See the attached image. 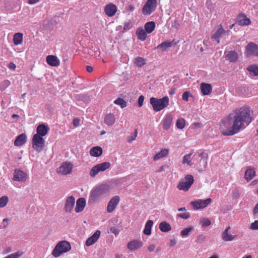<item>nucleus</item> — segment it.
<instances>
[{
  "label": "nucleus",
  "mask_w": 258,
  "mask_h": 258,
  "mask_svg": "<svg viewBox=\"0 0 258 258\" xmlns=\"http://www.w3.org/2000/svg\"><path fill=\"white\" fill-rule=\"evenodd\" d=\"M250 113L249 108L241 107L230 113L228 119L229 123H232V125L230 129L227 130L223 134L225 136H232L239 132L240 129L247 126L252 120Z\"/></svg>",
  "instance_id": "obj_1"
},
{
  "label": "nucleus",
  "mask_w": 258,
  "mask_h": 258,
  "mask_svg": "<svg viewBox=\"0 0 258 258\" xmlns=\"http://www.w3.org/2000/svg\"><path fill=\"white\" fill-rule=\"evenodd\" d=\"M169 102L168 96H165L161 99L151 97L150 99V103L152 105L153 110L156 111H160L166 107Z\"/></svg>",
  "instance_id": "obj_2"
},
{
  "label": "nucleus",
  "mask_w": 258,
  "mask_h": 258,
  "mask_svg": "<svg viewBox=\"0 0 258 258\" xmlns=\"http://www.w3.org/2000/svg\"><path fill=\"white\" fill-rule=\"evenodd\" d=\"M111 189L108 184H103L92 189L90 193V198L93 201L98 200L101 196L108 193Z\"/></svg>",
  "instance_id": "obj_3"
},
{
  "label": "nucleus",
  "mask_w": 258,
  "mask_h": 258,
  "mask_svg": "<svg viewBox=\"0 0 258 258\" xmlns=\"http://www.w3.org/2000/svg\"><path fill=\"white\" fill-rule=\"evenodd\" d=\"M71 249L70 243L67 241L59 242L53 249L52 254L55 257H57L62 253L68 252Z\"/></svg>",
  "instance_id": "obj_4"
},
{
  "label": "nucleus",
  "mask_w": 258,
  "mask_h": 258,
  "mask_svg": "<svg viewBox=\"0 0 258 258\" xmlns=\"http://www.w3.org/2000/svg\"><path fill=\"white\" fill-rule=\"evenodd\" d=\"M194 182V177L191 175H187L180 180L177 187L180 190L187 191Z\"/></svg>",
  "instance_id": "obj_5"
},
{
  "label": "nucleus",
  "mask_w": 258,
  "mask_h": 258,
  "mask_svg": "<svg viewBox=\"0 0 258 258\" xmlns=\"http://www.w3.org/2000/svg\"><path fill=\"white\" fill-rule=\"evenodd\" d=\"M32 147L37 152H41L44 147L45 144V141L43 139L42 137H40L38 135H34L32 141Z\"/></svg>",
  "instance_id": "obj_6"
},
{
  "label": "nucleus",
  "mask_w": 258,
  "mask_h": 258,
  "mask_svg": "<svg viewBox=\"0 0 258 258\" xmlns=\"http://www.w3.org/2000/svg\"><path fill=\"white\" fill-rule=\"evenodd\" d=\"M110 166V163L108 162H105L94 166L90 171V175L91 177H95L99 172L104 171L108 169Z\"/></svg>",
  "instance_id": "obj_7"
},
{
  "label": "nucleus",
  "mask_w": 258,
  "mask_h": 258,
  "mask_svg": "<svg viewBox=\"0 0 258 258\" xmlns=\"http://www.w3.org/2000/svg\"><path fill=\"white\" fill-rule=\"evenodd\" d=\"M157 7V0H147L142 9L143 14L150 15L155 11Z\"/></svg>",
  "instance_id": "obj_8"
},
{
  "label": "nucleus",
  "mask_w": 258,
  "mask_h": 258,
  "mask_svg": "<svg viewBox=\"0 0 258 258\" xmlns=\"http://www.w3.org/2000/svg\"><path fill=\"white\" fill-rule=\"evenodd\" d=\"M73 169V165L70 162H63L61 165L57 169V173L67 175L72 172Z\"/></svg>",
  "instance_id": "obj_9"
},
{
  "label": "nucleus",
  "mask_w": 258,
  "mask_h": 258,
  "mask_svg": "<svg viewBox=\"0 0 258 258\" xmlns=\"http://www.w3.org/2000/svg\"><path fill=\"white\" fill-rule=\"evenodd\" d=\"M211 202L210 198L207 199L205 200H198L195 201L191 202L190 204L192 206L195 210L199 209H203L206 207Z\"/></svg>",
  "instance_id": "obj_10"
},
{
  "label": "nucleus",
  "mask_w": 258,
  "mask_h": 258,
  "mask_svg": "<svg viewBox=\"0 0 258 258\" xmlns=\"http://www.w3.org/2000/svg\"><path fill=\"white\" fill-rule=\"evenodd\" d=\"M247 55L258 56V46L253 42L249 43L246 47Z\"/></svg>",
  "instance_id": "obj_11"
},
{
  "label": "nucleus",
  "mask_w": 258,
  "mask_h": 258,
  "mask_svg": "<svg viewBox=\"0 0 258 258\" xmlns=\"http://www.w3.org/2000/svg\"><path fill=\"white\" fill-rule=\"evenodd\" d=\"M198 157L201 158L199 162V170L202 171L205 169L207 166L208 154L205 152H202L199 154Z\"/></svg>",
  "instance_id": "obj_12"
},
{
  "label": "nucleus",
  "mask_w": 258,
  "mask_h": 258,
  "mask_svg": "<svg viewBox=\"0 0 258 258\" xmlns=\"http://www.w3.org/2000/svg\"><path fill=\"white\" fill-rule=\"evenodd\" d=\"M27 179V175L23 171L15 169L14 172L13 180L15 181L25 182Z\"/></svg>",
  "instance_id": "obj_13"
},
{
  "label": "nucleus",
  "mask_w": 258,
  "mask_h": 258,
  "mask_svg": "<svg viewBox=\"0 0 258 258\" xmlns=\"http://www.w3.org/2000/svg\"><path fill=\"white\" fill-rule=\"evenodd\" d=\"M119 200V197L118 196H115L109 201L107 205V212L108 213H111L114 211Z\"/></svg>",
  "instance_id": "obj_14"
},
{
  "label": "nucleus",
  "mask_w": 258,
  "mask_h": 258,
  "mask_svg": "<svg viewBox=\"0 0 258 258\" xmlns=\"http://www.w3.org/2000/svg\"><path fill=\"white\" fill-rule=\"evenodd\" d=\"M236 23L240 26H247L251 23V21L244 14H242L237 17Z\"/></svg>",
  "instance_id": "obj_15"
},
{
  "label": "nucleus",
  "mask_w": 258,
  "mask_h": 258,
  "mask_svg": "<svg viewBox=\"0 0 258 258\" xmlns=\"http://www.w3.org/2000/svg\"><path fill=\"white\" fill-rule=\"evenodd\" d=\"M75 199L73 196L68 197L65 203L64 210L66 212H71L74 208Z\"/></svg>",
  "instance_id": "obj_16"
},
{
  "label": "nucleus",
  "mask_w": 258,
  "mask_h": 258,
  "mask_svg": "<svg viewBox=\"0 0 258 258\" xmlns=\"http://www.w3.org/2000/svg\"><path fill=\"white\" fill-rule=\"evenodd\" d=\"M49 131V128L48 125L45 124H41L37 126L36 128L37 134L35 135H38L40 137H43L48 133Z\"/></svg>",
  "instance_id": "obj_17"
},
{
  "label": "nucleus",
  "mask_w": 258,
  "mask_h": 258,
  "mask_svg": "<svg viewBox=\"0 0 258 258\" xmlns=\"http://www.w3.org/2000/svg\"><path fill=\"white\" fill-rule=\"evenodd\" d=\"M100 233L99 230L96 231L91 237L87 239L86 241V245L88 246L93 245L99 238Z\"/></svg>",
  "instance_id": "obj_18"
},
{
  "label": "nucleus",
  "mask_w": 258,
  "mask_h": 258,
  "mask_svg": "<svg viewBox=\"0 0 258 258\" xmlns=\"http://www.w3.org/2000/svg\"><path fill=\"white\" fill-rule=\"evenodd\" d=\"M116 7L112 4H109L106 5L104 9L105 14L109 17H112L116 12Z\"/></svg>",
  "instance_id": "obj_19"
},
{
  "label": "nucleus",
  "mask_w": 258,
  "mask_h": 258,
  "mask_svg": "<svg viewBox=\"0 0 258 258\" xmlns=\"http://www.w3.org/2000/svg\"><path fill=\"white\" fill-rule=\"evenodd\" d=\"M47 63L51 66L57 67L59 64V59L54 55H48L46 57Z\"/></svg>",
  "instance_id": "obj_20"
},
{
  "label": "nucleus",
  "mask_w": 258,
  "mask_h": 258,
  "mask_svg": "<svg viewBox=\"0 0 258 258\" xmlns=\"http://www.w3.org/2000/svg\"><path fill=\"white\" fill-rule=\"evenodd\" d=\"M86 205V200L84 198H80L77 201L75 212L80 213L82 212Z\"/></svg>",
  "instance_id": "obj_21"
},
{
  "label": "nucleus",
  "mask_w": 258,
  "mask_h": 258,
  "mask_svg": "<svg viewBox=\"0 0 258 258\" xmlns=\"http://www.w3.org/2000/svg\"><path fill=\"white\" fill-rule=\"evenodd\" d=\"M172 119V116L170 114H168L165 116L163 120V126L165 130H167L170 128Z\"/></svg>",
  "instance_id": "obj_22"
},
{
  "label": "nucleus",
  "mask_w": 258,
  "mask_h": 258,
  "mask_svg": "<svg viewBox=\"0 0 258 258\" xmlns=\"http://www.w3.org/2000/svg\"><path fill=\"white\" fill-rule=\"evenodd\" d=\"M26 136L24 134H22L17 137L14 145L16 146H21L24 145L26 142Z\"/></svg>",
  "instance_id": "obj_23"
},
{
  "label": "nucleus",
  "mask_w": 258,
  "mask_h": 258,
  "mask_svg": "<svg viewBox=\"0 0 258 258\" xmlns=\"http://www.w3.org/2000/svg\"><path fill=\"white\" fill-rule=\"evenodd\" d=\"M143 245V242L141 241L133 240L128 243L127 247L130 250H135L140 248Z\"/></svg>",
  "instance_id": "obj_24"
},
{
  "label": "nucleus",
  "mask_w": 258,
  "mask_h": 258,
  "mask_svg": "<svg viewBox=\"0 0 258 258\" xmlns=\"http://www.w3.org/2000/svg\"><path fill=\"white\" fill-rule=\"evenodd\" d=\"M201 90L202 94L204 95H209L212 90L211 84L203 83L201 84Z\"/></svg>",
  "instance_id": "obj_25"
},
{
  "label": "nucleus",
  "mask_w": 258,
  "mask_h": 258,
  "mask_svg": "<svg viewBox=\"0 0 258 258\" xmlns=\"http://www.w3.org/2000/svg\"><path fill=\"white\" fill-rule=\"evenodd\" d=\"M226 59L231 62H235L238 59V54L235 51H230L226 55Z\"/></svg>",
  "instance_id": "obj_26"
},
{
  "label": "nucleus",
  "mask_w": 258,
  "mask_h": 258,
  "mask_svg": "<svg viewBox=\"0 0 258 258\" xmlns=\"http://www.w3.org/2000/svg\"><path fill=\"white\" fill-rule=\"evenodd\" d=\"M225 32H226L224 29L222 27H220L218 29L215 33L212 35V38L216 40L217 43H219L220 38H221L225 33Z\"/></svg>",
  "instance_id": "obj_27"
},
{
  "label": "nucleus",
  "mask_w": 258,
  "mask_h": 258,
  "mask_svg": "<svg viewBox=\"0 0 258 258\" xmlns=\"http://www.w3.org/2000/svg\"><path fill=\"white\" fill-rule=\"evenodd\" d=\"M115 116L113 114L109 113L105 115L104 117V122L108 126L113 125L115 122Z\"/></svg>",
  "instance_id": "obj_28"
},
{
  "label": "nucleus",
  "mask_w": 258,
  "mask_h": 258,
  "mask_svg": "<svg viewBox=\"0 0 258 258\" xmlns=\"http://www.w3.org/2000/svg\"><path fill=\"white\" fill-rule=\"evenodd\" d=\"M90 154L93 157H99L102 154V149L98 146L93 147L90 150Z\"/></svg>",
  "instance_id": "obj_29"
},
{
  "label": "nucleus",
  "mask_w": 258,
  "mask_h": 258,
  "mask_svg": "<svg viewBox=\"0 0 258 258\" xmlns=\"http://www.w3.org/2000/svg\"><path fill=\"white\" fill-rule=\"evenodd\" d=\"M230 229V227H228L224 231L222 234V239L225 241L232 240L235 236L232 235L228 233L229 230Z\"/></svg>",
  "instance_id": "obj_30"
},
{
  "label": "nucleus",
  "mask_w": 258,
  "mask_h": 258,
  "mask_svg": "<svg viewBox=\"0 0 258 258\" xmlns=\"http://www.w3.org/2000/svg\"><path fill=\"white\" fill-rule=\"evenodd\" d=\"M255 175V171L251 168H248L245 172L244 177L247 181H249L251 180Z\"/></svg>",
  "instance_id": "obj_31"
},
{
  "label": "nucleus",
  "mask_w": 258,
  "mask_h": 258,
  "mask_svg": "<svg viewBox=\"0 0 258 258\" xmlns=\"http://www.w3.org/2000/svg\"><path fill=\"white\" fill-rule=\"evenodd\" d=\"M172 44V41H166L162 42L158 45L157 47V49H160L163 51H165L168 48L171 47Z\"/></svg>",
  "instance_id": "obj_32"
},
{
  "label": "nucleus",
  "mask_w": 258,
  "mask_h": 258,
  "mask_svg": "<svg viewBox=\"0 0 258 258\" xmlns=\"http://www.w3.org/2000/svg\"><path fill=\"white\" fill-rule=\"evenodd\" d=\"M145 29L147 33H151L155 28V23L153 21L147 22L145 25Z\"/></svg>",
  "instance_id": "obj_33"
},
{
  "label": "nucleus",
  "mask_w": 258,
  "mask_h": 258,
  "mask_svg": "<svg viewBox=\"0 0 258 258\" xmlns=\"http://www.w3.org/2000/svg\"><path fill=\"white\" fill-rule=\"evenodd\" d=\"M153 224V222L152 220H148L145 224V227L144 230V233L146 235H149L151 233V229Z\"/></svg>",
  "instance_id": "obj_34"
},
{
  "label": "nucleus",
  "mask_w": 258,
  "mask_h": 258,
  "mask_svg": "<svg viewBox=\"0 0 258 258\" xmlns=\"http://www.w3.org/2000/svg\"><path fill=\"white\" fill-rule=\"evenodd\" d=\"M159 229L162 232H167L171 230V227L168 223L162 222L159 224Z\"/></svg>",
  "instance_id": "obj_35"
},
{
  "label": "nucleus",
  "mask_w": 258,
  "mask_h": 258,
  "mask_svg": "<svg viewBox=\"0 0 258 258\" xmlns=\"http://www.w3.org/2000/svg\"><path fill=\"white\" fill-rule=\"evenodd\" d=\"M169 153V150L168 149H163L159 153L156 154L154 157V160L155 161L158 160L162 158L165 157Z\"/></svg>",
  "instance_id": "obj_36"
},
{
  "label": "nucleus",
  "mask_w": 258,
  "mask_h": 258,
  "mask_svg": "<svg viewBox=\"0 0 258 258\" xmlns=\"http://www.w3.org/2000/svg\"><path fill=\"white\" fill-rule=\"evenodd\" d=\"M14 43L16 45H19L22 43L23 41V34L21 33H16L14 36Z\"/></svg>",
  "instance_id": "obj_37"
},
{
  "label": "nucleus",
  "mask_w": 258,
  "mask_h": 258,
  "mask_svg": "<svg viewBox=\"0 0 258 258\" xmlns=\"http://www.w3.org/2000/svg\"><path fill=\"white\" fill-rule=\"evenodd\" d=\"M137 35L139 39L141 41H144L147 37V32L143 29H141L137 31Z\"/></svg>",
  "instance_id": "obj_38"
},
{
  "label": "nucleus",
  "mask_w": 258,
  "mask_h": 258,
  "mask_svg": "<svg viewBox=\"0 0 258 258\" xmlns=\"http://www.w3.org/2000/svg\"><path fill=\"white\" fill-rule=\"evenodd\" d=\"M191 155H192V153H190L189 154L184 155L183 158L182 163L183 164H187L189 166L192 165L194 164L191 161V159H190Z\"/></svg>",
  "instance_id": "obj_39"
},
{
  "label": "nucleus",
  "mask_w": 258,
  "mask_h": 258,
  "mask_svg": "<svg viewBox=\"0 0 258 258\" xmlns=\"http://www.w3.org/2000/svg\"><path fill=\"white\" fill-rule=\"evenodd\" d=\"M247 71L250 73H252L253 76H258V66L256 65H251L247 68Z\"/></svg>",
  "instance_id": "obj_40"
},
{
  "label": "nucleus",
  "mask_w": 258,
  "mask_h": 258,
  "mask_svg": "<svg viewBox=\"0 0 258 258\" xmlns=\"http://www.w3.org/2000/svg\"><path fill=\"white\" fill-rule=\"evenodd\" d=\"M114 103L123 108L127 106V103L122 98H118L114 100Z\"/></svg>",
  "instance_id": "obj_41"
},
{
  "label": "nucleus",
  "mask_w": 258,
  "mask_h": 258,
  "mask_svg": "<svg viewBox=\"0 0 258 258\" xmlns=\"http://www.w3.org/2000/svg\"><path fill=\"white\" fill-rule=\"evenodd\" d=\"M134 63L137 66L141 67L145 64V59L142 57H137L135 59Z\"/></svg>",
  "instance_id": "obj_42"
},
{
  "label": "nucleus",
  "mask_w": 258,
  "mask_h": 258,
  "mask_svg": "<svg viewBox=\"0 0 258 258\" xmlns=\"http://www.w3.org/2000/svg\"><path fill=\"white\" fill-rule=\"evenodd\" d=\"M185 121L183 118H179L177 119L176 125L178 128L182 129L185 126Z\"/></svg>",
  "instance_id": "obj_43"
},
{
  "label": "nucleus",
  "mask_w": 258,
  "mask_h": 258,
  "mask_svg": "<svg viewBox=\"0 0 258 258\" xmlns=\"http://www.w3.org/2000/svg\"><path fill=\"white\" fill-rule=\"evenodd\" d=\"M10 85V82L6 80L0 83V90L4 91Z\"/></svg>",
  "instance_id": "obj_44"
},
{
  "label": "nucleus",
  "mask_w": 258,
  "mask_h": 258,
  "mask_svg": "<svg viewBox=\"0 0 258 258\" xmlns=\"http://www.w3.org/2000/svg\"><path fill=\"white\" fill-rule=\"evenodd\" d=\"M23 254V252L21 251H18L15 253H12L8 255L4 258H19Z\"/></svg>",
  "instance_id": "obj_45"
},
{
  "label": "nucleus",
  "mask_w": 258,
  "mask_h": 258,
  "mask_svg": "<svg viewBox=\"0 0 258 258\" xmlns=\"http://www.w3.org/2000/svg\"><path fill=\"white\" fill-rule=\"evenodd\" d=\"M8 198L7 196L0 198V208L5 207L8 202Z\"/></svg>",
  "instance_id": "obj_46"
},
{
  "label": "nucleus",
  "mask_w": 258,
  "mask_h": 258,
  "mask_svg": "<svg viewBox=\"0 0 258 258\" xmlns=\"http://www.w3.org/2000/svg\"><path fill=\"white\" fill-rule=\"evenodd\" d=\"M192 227H188L184 229L181 231V235L183 237H186L188 236L189 234V233L192 231Z\"/></svg>",
  "instance_id": "obj_47"
},
{
  "label": "nucleus",
  "mask_w": 258,
  "mask_h": 258,
  "mask_svg": "<svg viewBox=\"0 0 258 258\" xmlns=\"http://www.w3.org/2000/svg\"><path fill=\"white\" fill-rule=\"evenodd\" d=\"M200 224L203 227L208 226L211 225V221L208 218H203L200 221Z\"/></svg>",
  "instance_id": "obj_48"
},
{
  "label": "nucleus",
  "mask_w": 258,
  "mask_h": 258,
  "mask_svg": "<svg viewBox=\"0 0 258 258\" xmlns=\"http://www.w3.org/2000/svg\"><path fill=\"white\" fill-rule=\"evenodd\" d=\"M192 96V95L190 92L185 91L183 93L182 95V98L184 101H187L188 100V97Z\"/></svg>",
  "instance_id": "obj_49"
},
{
  "label": "nucleus",
  "mask_w": 258,
  "mask_h": 258,
  "mask_svg": "<svg viewBox=\"0 0 258 258\" xmlns=\"http://www.w3.org/2000/svg\"><path fill=\"white\" fill-rule=\"evenodd\" d=\"M177 216L183 219H187L190 217V213L188 212L179 213L177 214Z\"/></svg>",
  "instance_id": "obj_50"
},
{
  "label": "nucleus",
  "mask_w": 258,
  "mask_h": 258,
  "mask_svg": "<svg viewBox=\"0 0 258 258\" xmlns=\"http://www.w3.org/2000/svg\"><path fill=\"white\" fill-rule=\"evenodd\" d=\"M250 228L252 230L258 229V220H255L254 222L252 223L250 225Z\"/></svg>",
  "instance_id": "obj_51"
},
{
  "label": "nucleus",
  "mask_w": 258,
  "mask_h": 258,
  "mask_svg": "<svg viewBox=\"0 0 258 258\" xmlns=\"http://www.w3.org/2000/svg\"><path fill=\"white\" fill-rule=\"evenodd\" d=\"M132 27V23L130 22H125L124 24L123 30L124 31H127L131 29Z\"/></svg>",
  "instance_id": "obj_52"
},
{
  "label": "nucleus",
  "mask_w": 258,
  "mask_h": 258,
  "mask_svg": "<svg viewBox=\"0 0 258 258\" xmlns=\"http://www.w3.org/2000/svg\"><path fill=\"white\" fill-rule=\"evenodd\" d=\"M145 97L143 95H141L138 99V105L139 107L142 106Z\"/></svg>",
  "instance_id": "obj_53"
},
{
  "label": "nucleus",
  "mask_w": 258,
  "mask_h": 258,
  "mask_svg": "<svg viewBox=\"0 0 258 258\" xmlns=\"http://www.w3.org/2000/svg\"><path fill=\"white\" fill-rule=\"evenodd\" d=\"M110 232L115 235H117L119 234V230L114 227H112L110 229Z\"/></svg>",
  "instance_id": "obj_54"
},
{
  "label": "nucleus",
  "mask_w": 258,
  "mask_h": 258,
  "mask_svg": "<svg viewBox=\"0 0 258 258\" xmlns=\"http://www.w3.org/2000/svg\"><path fill=\"white\" fill-rule=\"evenodd\" d=\"M168 168V166L166 165H163L161 167H160V168L157 170V172H162L163 171H164L165 170V169H167Z\"/></svg>",
  "instance_id": "obj_55"
},
{
  "label": "nucleus",
  "mask_w": 258,
  "mask_h": 258,
  "mask_svg": "<svg viewBox=\"0 0 258 258\" xmlns=\"http://www.w3.org/2000/svg\"><path fill=\"white\" fill-rule=\"evenodd\" d=\"M8 221H9V220L7 218H5L3 220V223H2L3 228H6L8 226Z\"/></svg>",
  "instance_id": "obj_56"
},
{
  "label": "nucleus",
  "mask_w": 258,
  "mask_h": 258,
  "mask_svg": "<svg viewBox=\"0 0 258 258\" xmlns=\"http://www.w3.org/2000/svg\"><path fill=\"white\" fill-rule=\"evenodd\" d=\"M80 120L79 118H75L73 120V125L74 126H78L79 124Z\"/></svg>",
  "instance_id": "obj_57"
},
{
  "label": "nucleus",
  "mask_w": 258,
  "mask_h": 258,
  "mask_svg": "<svg viewBox=\"0 0 258 258\" xmlns=\"http://www.w3.org/2000/svg\"><path fill=\"white\" fill-rule=\"evenodd\" d=\"M137 130H136L135 131V136H131L129 138H128V141L129 142H132L133 141L135 140V139H136V137H137Z\"/></svg>",
  "instance_id": "obj_58"
},
{
  "label": "nucleus",
  "mask_w": 258,
  "mask_h": 258,
  "mask_svg": "<svg viewBox=\"0 0 258 258\" xmlns=\"http://www.w3.org/2000/svg\"><path fill=\"white\" fill-rule=\"evenodd\" d=\"M16 65L13 62H10L9 64V69L11 70H15L16 69Z\"/></svg>",
  "instance_id": "obj_59"
},
{
  "label": "nucleus",
  "mask_w": 258,
  "mask_h": 258,
  "mask_svg": "<svg viewBox=\"0 0 258 258\" xmlns=\"http://www.w3.org/2000/svg\"><path fill=\"white\" fill-rule=\"evenodd\" d=\"M155 248V246L154 244H151L148 247V250L150 252L153 251Z\"/></svg>",
  "instance_id": "obj_60"
},
{
  "label": "nucleus",
  "mask_w": 258,
  "mask_h": 258,
  "mask_svg": "<svg viewBox=\"0 0 258 258\" xmlns=\"http://www.w3.org/2000/svg\"><path fill=\"white\" fill-rule=\"evenodd\" d=\"M253 214H256L258 213V203L256 204L253 209Z\"/></svg>",
  "instance_id": "obj_61"
},
{
  "label": "nucleus",
  "mask_w": 258,
  "mask_h": 258,
  "mask_svg": "<svg viewBox=\"0 0 258 258\" xmlns=\"http://www.w3.org/2000/svg\"><path fill=\"white\" fill-rule=\"evenodd\" d=\"M39 2V0H29L28 3L30 5H34L37 3Z\"/></svg>",
  "instance_id": "obj_62"
},
{
  "label": "nucleus",
  "mask_w": 258,
  "mask_h": 258,
  "mask_svg": "<svg viewBox=\"0 0 258 258\" xmlns=\"http://www.w3.org/2000/svg\"><path fill=\"white\" fill-rule=\"evenodd\" d=\"M176 89L175 88H172L169 91V94L171 95H172L175 94L176 92Z\"/></svg>",
  "instance_id": "obj_63"
},
{
  "label": "nucleus",
  "mask_w": 258,
  "mask_h": 258,
  "mask_svg": "<svg viewBox=\"0 0 258 258\" xmlns=\"http://www.w3.org/2000/svg\"><path fill=\"white\" fill-rule=\"evenodd\" d=\"M87 71L89 72V73H91L93 71V68L92 66H87Z\"/></svg>",
  "instance_id": "obj_64"
}]
</instances>
